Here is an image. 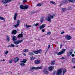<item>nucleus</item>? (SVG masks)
Instances as JSON below:
<instances>
[{
  "instance_id": "15",
  "label": "nucleus",
  "mask_w": 75,
  "mask_h": 75,
  "mask_svg": "<svg viewBox=\"0 0 75 75\" xmlns=\"http://www.w3.org/2000/svg\"><path fill=\"white\" fill-rule=\"evenodd\" d=\"M66 37L67 38V40H71V39L72 38V37H71V36H70L69 35H66Z\"/></svg>"
},
{
  "instance_id": "26",
  "label": "nucleus",
  "mask_w": 75,
  "mask_h": 75,
  "mask_svg": "<svg viewBox=\"0 0 75 75\" xmlns=\"http://www.w3.org/2000/svg\"><path fill=\"white\" fill-rule=\"evenodd\" d=\"M23 52H28V49H25L24 50H23Z\"/></svg>"
},
{
  "instance_id": "59",
  "label": "nucleus",
  "mask_w": 75,
  "mask_h": 75,
  "mask_svg": "<svg viewBox=\"0 0 75 75\" xmlns=\"http://www.w3.org/2000/svg\"><path fill=\"white\" fill-rule=\"evenodd\" d=\"M56 54H57V55H58V52H57L56 53Z\"/></svg>"
},
{
  "instance_id": "42",
  "label": "nucleus",
  "mask_w": 75,
  "mask_h": 75,
  "mask_svg": "<svg viewBox=\"0 0 75 75\" xmlns=\"http://www.w3.org/2000/svg\"><path fill=\"white\" fill-rule=\"evenodd\" d=\"M23 3H26V2L27 1V0H23Z\"/></svg>"
},
{
  "instance_id": "16",
  "label": "nucleus",
  "mask_w": 75,
  "mask_h": 75,
  "mask_svg": "<svg viewBox=\"0 0 75 75\" xmlns=\"http://www.w3.org/2000/svg\"><path fill=\"white\" fill-rule=\"evenodd\" d=\"M12 40L13 41H16L17 40V37L15 36H13L12 38Z\"/></svg>"
},
{
  "instance_id": "41",
  "label": "nucleus",
  "mask_w": 75,
  "mask_h": 75,
  "mask_svg": "<svg viewBox=\"0 0 75 75\" xmlns=\"http://www.w3.org/2000/svg\"><path fill=\"white\" fill-rule=\"evenodd\" d=\"M65 57H63L62 58H60V59H65Z\"/></svg>"
},
{
  "instance_id": "33",
  "label": "nucleus",
  "mask_w": 75,
  "mask_h": 75,
  "mask_svg": "<svg viewBox=\"0 0 75 75\" xmlns=\"http://www.w3.org/2000/svg\"><path fill=\"white\" fill-rule=\"evenodd\" d=\"M6 40L8 42L10 41V38H9L8 36L7 37V40Z\"/></svg>"
},
{
  "instance_id": "63",
  "label": "nucleus",
  "mask_w": 75,
  "mask_h": 75,
  "mask_svg": "<svg viewBox=\"0 0 75 75\" xmlns=\"http://www.w3.org/2000/svg\"><path fill=\"white\" fill-rule=\"evenodd\" d=\"M46 52H45V55L46 54Z\"/></svg>"
},
{
  "instance_id": "13",
  "label": "nucleus",
  "mask_w": 75,
  "mask_h": 75,
  "mask_svg": "<svg viewBox=\"0 0 75 75\" xmlns=\"http://www.w3.org/2000/svg\"><path fill=\"white\" fill-rule=\"evenodd\" d=\"M48 69L50 71H52V70H53V69H54V66H50L49 67Z\"/></svg>"
},
{
  "instance_id": "20",
  "label": "nucleus",
  "mask_w": 75,
  "mask_h": 75,
  "mask_svg": "<svg viewBox=\"0 0 75 75\" xmlns=\"http://www.w3.org/2000/svg\"><path fill=\"white\" fill-rule=\"evenodd\" d=\"M30 59H31V60H32V59H35V57H34L32 56L30 57Z\"/></svg>"
},
{
  "instance_id": "5",
  "label": "nucleus",
  "mask_w": 75,
  "mask_h": 75,
  "mask_svg": "<svg viewBox=\"0 0 75 75\" xmlns=\"http://www.w3.org/2000/svg\"><path fill=\"white\" fill-rule=\"evenodd\" d=\"M11 1V0H5L4 1V0H1V1L4 4H6L7 3H9Z\"/></svg>"
},
{
  "instance_id": "31",
  "label": "nucleus",
  "mask_w": 75,
  "mask_h": 75,
  "mask_svg": "<svg viewBox=\"0 0 75 75\" xmlns=\"http://www.w3.org/2000/svg\"><path fill=\"white\" fill-rule=\"evenodd\" d=\"M72 62L73 63H74V64H75V58H73L72 59Z\"/></svg>"
},
{
  "instance_id": "14",
  "label": "nucleus",
  "mask_w": 75,
  "mask_h": 75,
  "mask_svg": "<svg viewBox=\"0 0 75 75\" xmlns=\"http://www.w3.org/2000/svg\"><path fill=\"white\" fill-rule=\"evenodd\" d=\"M19 60V59L18 57H16V58H15L14 59V62H15V63H16V62H17Z\"/></svg>"
},
{
  "instance_id": "30",
  "label": "nucleus",
  "mask_w": 75,
  "mask_h": 75,
  "mask_svg": "<svg viewBox=\"0 0 75 75\" xmlns=\"http://www.w3.org/2000/svg\"><path fill=\"white\" fill-rule=\"evenodd\" d=\"M63 3H65V4L68 3V1H67V0L64 1H63Z\"/></svg>"
},
{
  "instance_id": "4",
  "label": "nucleus",
  "mask_w": 75,
  "mask_h": 75,
  "mask_svg": "<svg viewBox=\"0 0 75 75\" xmlns=\"http://www.w3.org/2000/svg\"><path fill=\"white\" fill-rule=\"evenodd\" d=\"M23 41V40H19L18 41H15L14 42V44H15V45H18V44H19L21 42H22Z\"/></svg>"
},
{
  "instance_id": "61",
  "label": "nucleus",
  "mask_w": 75,
  "mask_h": 75,
  "mask_svg": "<svg viewBox=\"0 0 75 75\" xmlns=\"http://www.w3.org/2000/svg\"><path fill=\"white\" fill-rule=\"evenodd\" d=\"M46 51L47 52H48V50H47Z\"/></svg>"
},
{
  "instance_id": "32",
  "label": "nucleus",
  "mask_w": 75,
  "mask_h": 75,
  "mask_svg": "<svg viewBox=\"0 0 75 75\" xmlns=\"http://www.w3.org/2000/svg\"><path fill=\"white\" fill-rule=\"evenodd\" d=\"M33 52L35 53L36 54H38V51H37L35 50L33 51Z\"/></svg>"
},
{
  "instance_id": "1",
  "label": "nucleus",
  "mask_w": 75,
  "mask_h": 75,
  "mask_svg": "<svg viewBox=\"0 0 75 75\" xmlns=\"http://www.w3.org/2000/svg\"><path fill=\"white\" fill-rule=\"evenodd\" d=\"M53 18H54V16L50 15L49 16L47 17L46 18V20H47V21H48L50 23L51 21V19H52Z\"/></svg>"
},
{
  "instance_id": "3",
  "label": "nucleus",
  "mask_w": 75,
  "mask_h": 75,
  "mask_svg": "<svg viewBox=\"0 0 75 75\" xmlns=\"http://www.w3.org/2000/svg\"><path fill=\"white\" fill-rule=\"evenodd\" d=\"M20 7L21 9H23V10H26V9H27L28 8V5H26L25 6L23 5H21L20 6Z\"/></svg>"
},
{
  "instance_id": "35",
  "label": "nucleus",
  "mask_w": 75,
  "mask_h": 75,
  "mask_svg": "<svg viewBox=\"0 0 75 75\" xmlns=\"http://www.w3.org/2000/svg\"><path fill=\"white\" fill-rule=\"evenodd\" d=\"M50 3H51L52 4H55V3L52 1H50Z\"/></svg>"
},
{
  "instance_id": "10",
  "label": "nucleus",
  "mask_w": 75,
  "mask_h": 75,
  "mask_svg": "<svg viewBox=\"0 0 75 75\" xmlns=\"http://www.w3.org/2000/svg\"><path fill=\"white\" fill-rule=\"evenodd\" d=\"M20 21L19 20H18L17 22V24L16 25H14L13 26L15 27H17L19 25V24H20Z\"/></svg>"
},
{
  "instance_id": "7",
  "label": "nucleus",
  "mask_w": 75,
  "mask_h": 75,
  "mask_svg": "<svg viewBox=\"0 0 75 75\" xmlns=\"http://www.w3.org/2000/svg\"><path fill=\"white\" fill-rule=\"evenodd\" d=\"M61 73H62V70L61 69H59L57 71L56 75H61Z\"/></svg>"
},
{
  "instance_id": "40",
  "label": "nucleus",
  "mask_w": 75,
  "mask_h": 75,
  "mask_svg": "<svg viewBox=\"0 0 75 75\" xmlns=\"http://www.w3.org/2000/svg\"><path fill=\"white\" fill-rule=\"evenodd\" d=\"M11 47H15V45L13 44H11Z\"/></svg>"
},
{
  "instance_id": "6",
  "label": "nucleus",
  "mask_w": 75,
  "mask_h": 75,
  "mask_svg": "<svg viewBox=\"0 0 75 75\" xmlns=\"http://www.w3.org/2000/svg\"><path fill=\"white\" fill-rule=\"evenodd\" d=\"M65 51H66V49H63L62 50V51H61L60 52H59L58 53V55H62V54H64V52H65Z\"/></svg>"
},
{
  "instance_id": "34",
  "label": "nucleus",
  "mask_w": 75,
  "mask_h": 75,
  "mask_svg": "<svg viewBox=\"0 0 75 75\" xmlns=\"http://www.w3.org/2000/svg\"><path fill=\"white\" fill-rule=\"evenodd\" d=\"M37 51L38 53H40V52H42V50H38Z\"/></svg>"
},
{
  "instance_id": "8",
  "label": "nucleus",
  "mask_w": 75,
  "mask_h": 75,
  "mask_svg": "<svg viewBox=\"0 0 75 75\" xmlns=\"http://www.w3.org/2000/svg\"><path fill=\"white\" fill-rule=\"evenodd\" d=\"M40 60L37 59L34 61V63L35 64H39L40 63Z\"/></svg>"
},
{
  "instance_id": "55",
  "label": "nucleus",
  "mask_w": 75,
  "mask_h": 75,
  "mask_svg": "<svg viewBox=\"0 0 75 75\" xmlns=\"http://www.w3.org/2000/svg\"><path fill=\"white\" fill-rule=\"evenodd\" d=\"M55 73H56V72H53V75H55Z\"/></svg>"
},
{
  "instance_id": "44",
  "label": "nucleus",
  "mask_w": 75,
  "mask_h": 75,
  "mask_svg": "<svg viewBox=\"0 0 75 75\" xmlns=\"http://www.w3.org/2000/svg\"><path fill=\"white\" fill-rule=\"evenodd\" d=\"M48 35H50L51 34V32H49L47 33Z\"/></svg>"
},
{
  "instance_id": "28",
  "label": "nucleus",
  "mask_w": 75,
  "mask_h": 75,
  "mask_svg": "<svg viewBox=\"0 0 75 75\" xmlns=\"http://www.w3.org/2000/svg\"><path fill=\"white\" fill-rule=\"evenodd\" d=\"M62 11H67V9L66 8H63L62 9Z\"/></svg>"
},
{
  "instance_id": "17",
  "label": "nucleus",
  "mask_w": 75,
  "mask_h": 75,
  "mask_svg": "<svg viewBox=\"0 0 75 75\" xmlns=\"http://www.w3.org/2000/svg\"><path fill=\"white\" fill-rule=\"evenodd\" d=\"M12 34H14V35L16 34H17V30H13L12 32Z\"/></svg>"
},
{
  "instance_id": "39",
  "label": "nucleus",
  "mask_w": 75,
  "mask_h": 75,
  "mask_svg": "<svg viewBox=\"0 0 75 75\" xmlns=\"http://www.w3.org/2000/svg\"><path fill=\"white\" fill-rule=\"evenodd\" d=\"M34 13H35V11H34L33 12H32L30 13V15H31V14H34Z\"/></svg>"
},
{
  "instance_id": "18",
  "label": "nucleus",
  "mask_w": 75,
  "mask_h": 75,
  "mask_svg": "<svg viewBox=\"0 0 75 75\" xmlns=\"http://www.w3.org/2000/svg\"><path fill=\"white\" fill-rule=\"evenodd\" d=\"M27 59H23V61H21V62H23V63H25L27 62L26 61H27Z\"/></svg>"
},
{
  "instance_id": "19",
  "label": "nucleus",
  "mask_w": 75,
  "mask_h": 75,
  "mask_svg": "<svg viewBox=\"0 0 75 75\" xmlns=\"http://www.w3.org/2000/svg\"><path fill=\"white\" fill-rule=\"evenodd\" d=\"M18 38H21V37H23V35L21 34H19L18 35Z\"/></svg>"
},
{
  "instance_id": "23",
  "label": "nucleus",
  "mask_w": 75,
  "mask_h": 75,
  "mask_svg": "<svg viewBox=\"0 0 75 75\" xmlns=\"http://www.w3.org/2000/svg\"><path fill=\"white\" fill-rule=\"evenodd\" d=\"M29 55H30L31 56H33L34 55V53L33 52H29Z\"/></svg>"
},
{
  "instance_id": "9",
  "label": "nucleus",
  "mask_w": 75,
  "mask_h": 75,
  "mask_svg": "<svg viewBox=\"0 0 75 75\" xmlns=\"http://www.w3.org/2000/svg\"><path fill=\"white\" fill-rule=\"evenodd\" d=\"M43 73L45 74H48V71L47 70V68H44L43 70Z\"/></svg>"
},
{
  "instance_id": "12",
  "label": "nucleus",
  "mask_w": 75,
  "mask_h": 75,
  "mask_svg": "<svg viewBox=\"0 0 75 75\" xmlns=\"http://www.w3.org/2000/svg\"><path fill=\"white\" fill-rule=\"evenodd\" d=\"M17 13H15L13 16L14 20H16V18H17Z\"/></svg>"
},
{
  "instance_id": "46",
  "label": "nucleus",
  "mask_w": 75,
  "mask_h": 75,
  "mask_svg": "<svg viewBox=\"0 0 75 75\" xmlns=\"http://www.w3.org/2000/svg\"><path fill=\"white\" fill-rule=\"evenodd\" d=\"M70 53H69V54L70 55H72V52H69Z\"/></svg>"
},
{
  "instance_id": "54",
  "label": "nucleus",
  "mask_w": 75,
  "mask_h": 75,
  "mask_svg": "<svg viewBox=\"0 0 75 75\" xmlns=\"http://www.w3.org/2000/svg\"><path fill=\"white\" fill-rule=\"evenodd\" d=\"M1 61H5V59H4L3 60H1Z\"/></svg>"
},
{
  "instance_id": "29",
  "label": "nucleus",
  "mask_w": 75,
  "mask_h": 75,
  "mask_svg": "<svg viewBox=\"0 0 75 75\" xmlns=\"http://www.w3.org/2000/svg\"><path fill=\"white\" fill-rule=\"evenodd\" d=\"M30 27H31V26L30 25H28L27 24H26V28H30Z\"/></svg>"
},
{
  "instance_id": "27",
  "label": "nucleus",
  "mask_w": 75,
  "mask_h": 75,
  "mask_svg": "<svg viewBox=\"0 0 75 75\" xmlns=\"http://www.w3.org/2000/svg\"><path fill=\"white\" fill-rule=\"evenodd\" d=\"M69 1L71 2V3H75V0H69Z\"/></svg>"
},
{
  "instance_id": "64",
  "label": "nucleus",
  "mask_w": 75,
  "mask_h": 75,
  "mask_svg": "<svg viewBox=\"0 0 75 75\" xmlns=\"http://www.w3.org/2000/svg\"><path fill=\"white\" fill-rule=\"evenodd\" d=\"M16 75H19L18 74H16Z\"/></svg>"
},
{
  "instance_id": "43",
  "label": "nucleus",
  "mask_w": 75,
  "mask_h": 75,
  "mask_svg": "<svg viewBox=\"0 0 75 75\" xmlns=\"http://www.w3.org/2000/svg\"><path fill=\"white\" fill-rule=\"evenodd\" d=\"M68 10H72V8L71 7H69L68 8Z\"/></svg>"
},
{
  "instance_id": "57",
  "label": "nucleus",
  "mask_w": 75,
  "mask_h": 75,
  "mask_svg": "<svg viewBox=\"0 0 75 75\" xmlns=\"http://www.w3.org/2000/svg\"><path fill=\"white\" fill-rule=\"evenodd\" d=\"M23 32H22L20 34H22V35H23Z\"/></svg>"
},
{
  "instance_id": "48",
  "label": "nucleus",
  "mask_w": 75,
  "mask_h": 75,
  "mask_svg": "<svg viewBox=\"0 0 75 75\" xmlns=\"http://www.w3.org/2000/svg\"><path fill=\"white\" fill-rule=\"evenodd\" d=\"M71 57H74L75 55H74V54H71Z\"/></svg>"
},
{
  "instance_id": "37",
  "label": "nucleus",
  "mask_w": 75,
  "mask_h": 75,
  "mask_svg": "<svg viewBox=\"0 0 75 75\" xmlns=\"http://www.w3.org/2000/svg\"><path fill=\"white\" fill-rule=\"evenodd\" d=\"M41 4H41V3H40L37 5V6H41Z\"/></svg>"
},
{
  "instance_id": "36",
  "label": "nucleus",
  "mask_w": 75,
  "mask_h": 75,
  "mask_svg": "<svg viewBox=\"0 0 75 75\" xmlns=\"http://www.w3.org/2000/svg\"><path fill=\"white\" fill-rule=\"evenodd\" d=\"M38 25H39V23H37L34 25V26H35V27H36V26H37Z\"/></svg>"
},
{
  "instance_id": "47",
  "label": "nucleus",
  "mask_w": 75,
  "mask_h": 75,
  "mask_svg": "<svg viewBox=\"0 0 75 75\" xmlns=\"http://www.w3.org/2000/svg\"><path fill=\"white\" fill-rule=\"evenodd\" d=\"M62 45H60V48L61 49L62 48Z\"/></svg>"
},
{
  "instance_id": "62",
  "label": "nucleus",
  "mask_w": 75,
  "mask_h": 75,
  "mask_svg": "<svg viewBox=\"0 0 75 75\" xmlns=\"http://www.w3.org/2000/svg\"><path fill=\"white\" fill-rule=\"evenodd\" d=\"M73 68H75V66H74Z\"/></svg>"
},
{
  "instance_id": "22",
  "label": "nucleus",
  "mask_w": 75,
  "mask_h": 75,
  "mask_svg": "<svg viewBox=\"0 0 75 75\" xmlns=\"http://www.w3.org/2000/svg\"><path fill=\"white\" fill-rule=\"evenodd\" d=\"M67 72V70L65 69H64L63 70V75H64L65 74V73Z\"/></svg>"
},
{
  "instance_id": "53",
  "label": "nucleus",
  "mask_w": 75,
  "mask_h": 75,
  "mask_svg": "<svg viewBox=\"0 0 75 75\" xmlns=\"http://www.w3.org/2000/svg\"><path fill=\"white\" fill-rule=\"evenodd\" d=\"M23 55H24V56H25V57L26 56V54L25 53H24L23 54Z\"/></svg>"
},
{
  "instance_id": "24",
  "label": "nucleus",
  "mask_w": 75,
  "mask_h": 75,
  "mask_svg": "<svg viewBox=\"0 0 75 75\" xmlns=\"http://www.w3.org/2000/svg\"><path fill=\"white\" fill-rule=\"evenodd\" d=\"M45 17H42L41 18V23H42V22L44 21V18Z\"/></svg>"
},
{
  "instance_id": "60",
  "label": "nucleus",
  "mask_w": 75,
  "mask_h": 75,
  "mask_svg": "<svg viewBox=\"0 0 75 75\" xmlns=\"http://www.w3.org/2000/svg\"><path fill=\"white\" fill-rule=\"evenodd\" d=\"M16 47H18V45H16Z\"/></svg>"
},
{
  "instance_id": "38",
  "label": "nucleus",
  "mask_w": 75,
  "mask_h": 75,
  "mask_svg": "<svg viewBox=\"0 0 75 75\" xmlns=\"http://www.w3.org/2000/svg\"><path fill=\"white\" fill-rule=\"evenodd\" d=\"M20 65H23V66H24V65H25V64L24 63H21L20 64Z\"/></svg>"
},
{
  "instance_id": "21",
  "label": "nucleus",
  "mask_w": 75,
  "mask_h": 75,
  "mask_svg": "<svg viewBox=\"0 0 75 75\" xmlns=\"http://www.w3.org/2000/svg\"><path fill=\"white\" fill-rule=\"evenodd\" d=\"M54 64H55V61L54 60L51 62V65H53Z\"/></svg>"
},
{
  "instance_id": "51",
  "label": "nucleus",
  "mask_w": 75,
  "mask_h": 75,
  "mask_svg": "<svg viewBox=\"0 0 75 75\" xmlns=\"http://www.w3.org/2000/svg\"><path fill=\"white\" fill-rule=\"evenodd\" d=\"M64 32L63 31V32H61V34H64Z\"/></svg>"
},
{
  "instance_id": "52",
  "label": "nucleus",
  "mask_w": 75,
  "mask_h": 75,
  "mask_svg": "<svg viewBox=\"0 0 75 75\" xmlns=\"http://www.w3.org/2000/svg\"><path fill=\"white\" fill-rule=\"evenodd\" d=\"M8 48H9V47H11V45H8L7 46Z\"/></svg>"
},
{
  "instance_id": "56",
  "label": "nucleus",
  "mask_w": 75,
  "mask_h": 75,
  "mask_svg": "<svg viewBox=\"0 0 75 75\" xmlns=\"http://www.w3.org/2000/svg\"><path fill=\"white\" fill-rule=\"evenodd\" d=\"M50 48V45H48V48Z\"/></svg>"
},
{
  "instance_id": "49",
  "label": "nucleus",
  "mask_w": 75,
  "mask_h": 75,
  "mask_svg": "<svg viewBox=\"0 0 75 75\" xmlns=\"http://www.w3.org/2000/svg\"><path fill=\"white\" fill-rule=\"evenodd\" d=\"M8 51H6V52L5 53V54H7L8 53Z\"/></svg>"
},
{
  "instance_id": "25",
  "label": "nucleus",
  "mask_w": 75,
  "mask_h": 75,
  "mask_svg": "<svg viewBox=\"0 0 75 75\" xmlns=\"http://www.w3.org/2000/svg\"><path fill=\"white\" fill-rule=\"evenodd\" d=\"M0 19L1 20H4V21H5V19L1 16L0 17Z\"/></svg>"
},
{
  "instance_id": "11",
  "label": "nucleus",
  "mask_w": 75,
  "mask_h": 75,
  "mask_svg": "<svg viewBox=\"0 0 75 75\" xmlns=\"http://www.w3.org/2000/svg\"><path fill=\"white\" fill-rule=\"evenodd\" d=\"M46 25L45 24H42L41 26L39 27V28L40 30H42L43 28H44L45 27V26Z\"/></svg>"
},
{
  "instance_id": "45",
  "label": "nucleus",
  "mask_w": 75,
  "mask_h": 75,
  "mask_svg": "<svg viewBox=\"0 0 75 75\" xmlns=\"http://www.w3.org/2000/svg\"><path fill=\"white\" fill-rule=\"evenodd\" d=\"M12 62H13V61L11 60L9 62V63H12Z\"/></svg>"
},
{
  "instance_id": "58",
  "label": "nucleus",
  "mask_w": 75,
  "mask_h": 75,
  "mask_svg": "<svg viewBox=\"0 0 75 75\" xmlns=\"http://www.w3.org/2000/svg\"><path fill=\"white\" fill-rule=\"evenodd\" d=\"M5 6H7V4L5 5Z\"/></svg>"
},
{
  "instance_id": "2",
  "label": "nucleus",
  "mask_w": 75,
  "mask_h": 75,
  "mask_svg": "<svg viewBox=\"0 0 75 75\" xmlns=\"http://www.w3.org/2000/svg\"><path fill=\"white\" fill-rule=\"evenodd\" d=\"M43 68V67L41 66L40 67H33L31 68V70H33V69H35V70H37V69H42Z\"/></svg>"
},
{
  "instance_id": "50",
  "label": "nucleus",
  "mask_w": 75,
  "mask_h": 75,
  "mask_svg": "<svg viewBox=\"0 0 75 75\" xmlns=\"http://www.w3.org/2000/svg\"><path fill=\"white\" fill-rule=\"evenodd\" d=\"M42 32H44V31H45V30L43 29L42 30Z\"/></svg>"
}]
</instances>
